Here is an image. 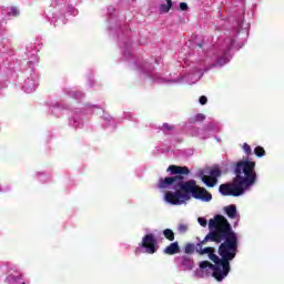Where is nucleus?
Here are the masks:
<instances>
[{
  "instance_id": "nucleus-1",
  "label": "nucleus",
  "mask_w": 284,
  "mask_h": 284,
  "mask_svg": "<svg viewBox=\"0 0 284 284\" xmlns=\"http://www.w3.org/2000/svg\"><path fill=\"white\" fill-rule=\"evenodd\" d=\"M209 234L196 244V252L203 256L209 255L210 261L200 263L201 270H212L213 278L223 281L230 274V261L236 258L239 252V237L232 225L223 215H215L209 221Z\"/></svg>"
},
{
  "instance_id": "nucleus-2",
  "label": "nucleus",
  "mask_w": 284,
  "mask_h": 284,
  "mask_svg": "<svg viewBox=\"0 0 284 284\" xmlns=\"http://www.w3.org/2000/svg\"><path fill=\"white\" fill-rule=\"evenodd\" d=\"M256 162L247 158L235 163V178L231 183L221 184L219 191L222 196H242L245 190L256 183Z\"/></svg>"
},
{
  "instance_id": "nucleus-3",
  "label": "nucleus",
  "mask_w": 284,
  "mask_h": 284,
  "mask_svg": "<svg viewBox=\"0 0 284 284\" xmlns=\"http://www.w3.org/2000/svg\"><path fill=\"white\" fill-rule=\"evenodd\" d=\"M180 186L183 192H186L189 196L191 194L193 199H196L197 201H205L206 203L212 201V193L207 192L205 187L199 186L195 180H189L185 183L180 184Z\"/></svg>"
},
{
  "instance_id": "nucleus-4",
  "label": "nucleus",
  "mask_w": 284,
  "mask_h": 284,
  "mask_svg": "<svg viewBox=\"0 0 284 284\" xmlns=\"http://www.w3.org/2000/svg\"><path fill=\"white\" fill-rule=\"evenodd\" d=\"M190 199H192V196L183 191V189H175V192L168 191L164 195V200L166 203H170V205H182V203L190 201Z\"/></svg>"
},
{
  "instance_id": "nucleus-5",
  "label": "nucleus",
  "mask_w": 284,
  "mask_h": 284,
  "mask_svg": "<svg viewBox=\"0 0 284 284\" xmlns=\"http://www.w3.org/2000/svg\"><path fill=\"white\" fill-rule=\"evenodd\" d=\"M183 179L184 178L181 175L166 176L164 179H160L158 187L160 190H165V187H170L173 185L174 190H181V185H183V183H186L185 181H183Z\"/></svg>"
},
{
  "instance_id": "nucleus-6",
  "label": "nucleus",
  "mask_w": 284,
  "mask_h": 284,
  "mask_svg": "<svg viewBox=\"0 0 284 284\" xmlns=\"http://www.w3.org/2000/svg\"><path fill=\"white\" fill-rule=\"evenodd\" d=\"M223 171H221V168L213 166L210 169L209 175L202 176V182L205 183L207 187H214L216 183H219L220 176H222Z\"/></svg>"
},
{
  "instance_id": "nucleus-7",
  "label": "nucleus",
  "mask_w": 284,
  "mask_h": 284,
  "mask_svg": "<svg viewBox=\"0 0 284 284\" xmlns=\"http://www.w3.org/2000/svg\"><path fill=\"white\" fill-rule=\"evenodd\" d=\"M140 247H143L146 251V254L156 253V237L154 234L150 233L143 236Z\"/></svg>"
},
{
  "instance_id": "nucleus-8",
  "label": "nucleus",
  "mask_w": 284,
  "mask_h": 284,
  "mask_svg": "<svg viewBox=\"0 0 284 284\" xmlns=\"http://www.w3.org/2000/svg\"><path fill=\"white\" fill-rule=\"evenodd\" d=\"M166 172H171V174H173V176H187V174H190V169L187 166H179V165H170L166 169Z\"/></svg>"
},
{
  "instance_id": "nucleus-9",
  "label": "nucleus",
  "mask_w": 284,
  "mask_h": 284,
  "mask_svg": "<svg viewBox=\"0 0 284 284\" xmlns=\"http://www.w3.org/2000/svg\"><path fill=\"white\" fill-rule=\"evenodd\" d=\"M179 252H181L179 242H173L163 250V254H166L168 256H174V254H179Z\"/></svg>"
},
{
  "instance_id": "nucleus-10",
  "label": "nucleus",
  "mask_w": 284,
  "mask_h": 284,
  "mask_svg": "<svg viewBox=\"0 0 284 284\" xmlns=\"http://www.w3.org/2000/svg\"><path fill=\"white\" fill-rule=\"evenodd\" d=\"M224 212L229 219H236V205L231 204L224 207Z\"/></svg>"
},
{
  "instance_id": "nucleus-11",
  "label": "nucleus",
  "mask_w": 284,
  "mask_h": 284,
  "mask_svg": "<svg viewBox=\"0 0 284 284\" xmlns=\"http://www.w3.org/2000/svg\"><path fill=\"white\" fill-rule=\"evenodd\" d=\"M182 265L185 267V270H192V267H194V261L190 256H183Z\"/></svg>"
},
{
  "instance_id": "nucleus-12",
  "label": "nucleus",
  "mask_w": 284,
  "mask_h": 284,
  "mask_svg": "<svg viewBox=\"0 0 284 284\" xmlns=\"http://www.w3.org/2000/svg\"><path fill=\"white\" fill-rule=\"evenodd\" d=\"M205 121V115L203 113H197L195 116L189 119V123H201Z\"/></svg>"
},
{
  "instance_id": "nucleus-13",
  "label": "nucleus",
  "mask_w": 284,
  "mask_h": 284,
  "mask_svg": "<svg viewBox=\"0 0 284 284\" xmlns=\"http://www.w3.org/2000/svg\"><path fill=\"white\" fill-rule=\"evenodd\" d=\"M172 10V0H166L165 4L160 6V12L162 14H166V12H170Z\"/></svg>"
},
{
  "instance_id": "nucleus-14",
  "label": "nucleus",
  "mask_w": 284,
  "mask_h": 284,
  "mask_svg": "<svg viewBox=\"0 0 284 284\" xmlns=\"http://www.w3.org/2000/svg\"><path fill=\"white\" fill-rule=\"evenodd\" d=\"M163 236L166 239V241H174V231H172L171 229H165L163 231Z\"/></svg>"
},
{
  "instance_id": "nucleus-15",
  "label": "nucleus",
  "mask_w": 284,
  "mask_h": 284,
  "mask_svg": "<svg viewBox=\"0 0 284 284\" xmlns=\"http://www.w3.org/2000/svg\"><path fill=\"white\" fill-rule=\"evenodd\" d=\"M19 14H21V12L17 7H11L8 11V17H19Z\"/></svg>"
},
{
  "instance_id": "nucleus-16",
  "label": "nucleus",
  "mask_w": 284,
  "mask_h": 284,
  "mask_svg": "<svg viewBox=\"0 0 284 284\" xmlns=\"http://www.w3.org/2000/svg\"><path fill=\"white\" fill-rule=\"evenodd\" d=\"M194 250H196V246L192 243H187L184 247L185 254H194Z\"/></svg>"
},
{
  "instance_id": "nucleus-17",
  "label": "nucleus",
  "mask_w": 284,
  "mask_h": 284,
  "mask_svg": "<svg viewBox=\"0 0 284 284\" xmlns=\"http://www.w3.org/2000/svg\"><path fill=\"white\" fill-rule=\"evenodd\" d=\"M254 154L261 159L265 154V149L263 146H256L254 149Z\"/></svg>"
},
{
  "instance_id": "nucleus-18",
  "label": "nucleus",
  "mask_w": 284,
  "mask_h": 284,
  "mask_svg": "<svg viewBox=\"0 0 284 284\" xmlns=\"http://www.w3.org/2000/svg\"><path fill=\"white\" fill-rule=\"evenodd\" d=\"M162 130H163V132H172V130H174V125H172L170 123H163Z\"/></svg>"
},
{
  "instance_id": "nucleus-19",
  "label": "nucleus",
  "mask_w": 284,
  "mask_h": 284,
  "mask_svg": "<svg viewBox=\"0 0 284 284\" xmlns=\"http://www.w3.org/2000/svg\"><path fill=\"white\" fill-rule=\"evenodd\" d=\"M243 150H244V152H245V154H246L247 156L252 155V146H250V144L244 143V144H243Z\"/></svg>"
},
{
  "instance_id": "nucleus-20",
  "label": "nucleus",
  "mask_w": 284,
  "mask_h": 284,
  "mask_svg": "<svg viewBox=\"0 0 284 284\" xmlns=\"http://www.w3.org/2000/svg\"><path fill=\"white\" fill-rule=\"evenodd\" d=\"M178 230L181 234H185V232H187V224H180Z\"/></svg>"
},
{
  "instance_id": "nucleus-21",
  "label": "nucleus",
  "mask_w": 284,
  "mask_h": 284,
  "mask_svg": "<svg viewBox=\"0 0 284 284\" xmlns=\"http://www.w3.org/2000/svg\"><path fill=\"white\" fill-rule=\"evenodd\" d=\"M225 63H227V57L224 55V58H219L216 65H225Z\"/></svg>"
},
{
  "instance_id": "nucleus-22",
  "label": "nucleus",
  "mask_w": 284,
  "mask_h": 284,
  "mask_svg": "<svg viewBox=\"0 0 284 284\" xmlns=\"http://www.w3.org/2000/svg\"><path fill=\"white\" fill-rule=\"evenodd\" d=\"M197 222L202 227H207V220H205L204 217H199Z\"/></svg>"
},
{
  "instance_id": "nucleus-23",
  "label": "nucleus",
  "mask_w": 284,
  "mask_h": 284,
  "mask_svg": "<svg viewBox=\"0 0 284 284\" xmlns=\"http://www.w3.org/2000/svg\"><path fill=\"white\" fill-rule=\"evenodd\" d=\"M200 103H201V105H206V103H207V97L201 95V97H200Z\"/></svg>"
},
{
  "instance_id": "nucleus-24",
  "label": "nucleus",
  "mask_w": 284,
  "mask_h": 284,
  "mask_svg": "<svg viewBox=\"0 0 284 284\" xmlns=\"http://www.w3.org/2000/svg\"><path fill=\"white\" fill-rule=\"evenodd\" d=\"M180 10H182L183 12H185V11L187 10V3L181 2V3H180Z\"/></svg>"
},
{
  "instance_id": "nucleus-25",
  "label": "nucleus",
  "mask_w": 284,
  "mask_h": 284,
  "mask_svg": "<svg viewBox=\"0 0 284 284\" xmlns=\"http://www.w3.org/2000/svg\"><path fill=\"white\" fill-rule=\"evenodd\" d=\"M199 48H203V44H199Z\"/></svg>"
},
{
  "instance_id": "nucleus-26",
  "label": "nucleus",
  "mask_w": 284,
  "mask_h": 284,
  "mask_svg": "<svg viewBox=\"0 0 284 284\" xmlns=\"http://www.w3.org/2000/svg\"><path fill=\"white\" fill-rule=\"evenodd\" d=\"M212 68H216V64H212Z\"/></svg>"
}]
</instances>
